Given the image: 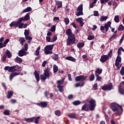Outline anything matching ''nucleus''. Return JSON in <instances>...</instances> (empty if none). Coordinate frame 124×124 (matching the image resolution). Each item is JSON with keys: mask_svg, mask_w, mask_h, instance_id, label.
Segmentation results:
<instances>
[{"mask_svg": "<svg viewBox=\"0 0 124 124\" xmlns=\"http://www.w3.org/2000/svg\"><path fill=\"white\" fill-rule=\"evenodd\" d=\"M89 104L85 103L84 104L81 108L82 111H86L88 112V111H93L96 106V103L95 100L93 99H91L89 102Z\"/></svg>", "mask_w": 124, "mask_h": 124, "instance_id": "f257e3e1", "label": "nucleus"}, {"mask_svg": "<svg viewBox=\"0 0 124 124\" xmlns=\"http://www.w3.org/2000/svg\"><path fill=\"white\" fill-rule=\"evenodd\" d=\"M66 34L68 36L67 45H71L75 43V35L72 32L71 29L66 31Z\"/></svg>", "mask_w": 124, "mask_h": 124, "instance_id": "f03ea898", "label": "nucleus"}, {"mask_svg": "<svg viewBox=\"0 0 124 124\" xmlns=\"http://www.w3.org/2000/svg\"><path fill=\"white\" fill-rule=\"evenodd\" d=\"M87 76L85 75H80L78 76L75 78V81L76 82H79V81H81V82L80 84L79 83H77L75 84V87L76 88H78V87H83V86L85 85V82L84 81H85V79H87Z\"/></svg>", "mask_w": 124, "mask_h": 124, "instance_id": "7ed1b4c3", "label": "nucleus"}, {"mask_svg": "<svg viewBox=\"0 0 124 124\" xmlns=\"http://www.w3.org/2000/svg\"><path fill=\"white\" fill-rule=\"evenodd\" d=\"M112 56H113V50L110 49L108 55H103L101 56L100 61L101 62H107L108 60H109V57L112 58Z\"/></svg>", "mask_w": 124, "mask_h": 124, "instance_id": "20e7f679", "label": "nucleus"}, {"mask_svg": "<svg viewBox=\"0 0 124 124\" xmlns=\"http://www.w3.org/2000/svg\"><path fill=\"white\" fill-rule=\"evenodd\" d=\"M119 107L121 109L122 111H124V109H123V107L121 106H120L116 103H111V109L113 112H116L117 115H120V110L118 108Z\"/></svg>", "mask_w": 124, "mask_h": 124, "instance_id": "39448f33", "label": "nucleus"}, {"mask_svg": "<svg viewBox=\"0 0 124 124\" xmlns=\"http://www.w3.org/2000/svg\"><path fill=\"white\" fill-rule=\"evenodd\" d=\"M111 24H112V22L111 21H109L107 23L105 24L104 26L103 25H102L100 26V30L103 33H105V31H104L105 30H106V32H107L108 31V30H109V28L110 29H112L111 27Z\"/></svg>", "mask_w": 124, "mask_h": 124, "instance_id": "423d86ee", "label": "nucleus"}, {"mask_svg": "<svg viewBox=\"0 0 124 124\" xmlns=\"http://www.w3.org/2000/svg\"><path fill=\"white\" fill-rule=\"evenodd\" d=\"M47 78H50V73H49V68L47 67L44 71V75H40V79L45 81Z\"/></svg>", "mask_w": 124, "mask_h": 124, "instance_id": "0eeeda50", "label": "nucleus"}, {"mask_svg": "<svg viewBox=\"0 0 124 124\" xmlns=\"http://www.w3.org/2000/svg\"><path fill=\"white\" fill-rule=\"evenodd\" d=\"M112 88L113 84L112 83H109L108 85L105 84L103 86H102V90L105 91H111Z\"/></svg>", "mask_w": 124, "mask_h": 124, "instance_id": "6e6552de", "label": "nucleus"}, {"mask_svg": "<svg viewBox=\"0 0 124 124\" xmlns=\"http://www.w3.org/2000/svg\"><path fill=\"white\" fill-rule=\"evenodd\" d=\"M55 46V44L52 45H48L45 46V53L46 52V51H52L53 49H54V46Z\"/></svg>", "mask_w": 124, "mask_h": 124, "instance_id": "1a4fd4ad", "label": "nucleus"}, {"mask_svg": "<svg viewBox=\"0 0 124 124\" xmlns=\"http://www.w3.org/2000/svg\"><path fill=\"white\" fill-rule=\"evenodd\" d=\"M19 24H21V21H20V19H19L17 22L13 21L10 24V27L11 28H13V27H16V28H17L19 26Z\"/></svg>", "mask_w": 124, "mask_h": 124, "instance_id": "9d476101", "label": "nucleus"}, {"mask_svg": "<svg viewBox=\"0 0 124 124\" xmlns=\"http://www.w3.org/2000/svg\"><path fill=\"white\" fill-rule=\"evenodd\" d=\"M36 105H37V106H39L42 108H46L48 104H47V102L44 101V102H41L40 103H36Z\"/></svg>", "mask_w": 124, "mask_h": 124, "instance_id": "9b49d317", "label": "nucleus"}, {"mask_svg": "<svg viewBox=\"0 0 124 124\" xmlns=\"http://www.w3.org/2000/svg\"><path fill=\"white\" fill-rule=\"evenodd\" d=\"M30 20V15L29 13H27L24 16V17H21L19 18V21H20V23H22L23 21H28Z\"/></svg>", "mask_w": 124, "mask_h": 124, "instance_id": "f8f14e48", "label": "nucleus"}, {"mask_svg": "<svg viewBox=\"0 0 124 124\" xmlns=\"http://www.w3.org/2000/svg\"><path fill=\"white\" fill-rule=\"evenodd\" d=\"M25 55H27V52L25 51L24 48L21 49L19 51V52L18 53V55L19 57H24V56Z\"/></svg>", "mask_w": 124, "mask_h": 124, "instance_id": "ddd939ff", "label": "nucleus"}, {"mask_svg": "<svg viewBox=\"0 0 124 124\" xmlns=\"http://www.w3.org/2000/svg\"><path fill=\"white\" fill-rule=\"evenodd\" d=\"M76 22H79L80 27H83L84 26V24H85L84 22H83V18L82 17L76 18Z\"/></svg>", "mask_w": 124, "mask_h": 124, "instance_id": "4468645a", "label": "nucleus"}, {"mask_svg": "<svg viewBox=\"0 0 124 124\" xmlns=\"http://www.w3.org/2000/svg\"><path fill=\"white\" fill-rule=\"evenodd\" d=\"M34 75L37 82H38V81L40 80V78L39 77V74L37 73V71L36 70H35L34 72Z\"/></svg>", "mask_w": 124, "mask_h": 124, "instance_id": "2eb2a0df", "label": "nucleus"}, {"mask_svg": "<svg viewBox=\"0 0 124 124\" xmlns=\"http://www.w3.org/2000/svg\"><path fill=\"white\" fill-rule=\"evenodd\" d=\"M17 75H20V74L17 72H15L11 74L9 77L10 81H12V79H13V78L15 77V76H17Z\"/></svg>", "mask_w": 124, "mask_h": 124, "instance_id": "dca6fc26", "label": "nucleus"}, {"mask_svg": "<svg viewBox=\"0 0 124 124\" xmlns=\"http://www.w3.org/2000/svg\"><path fill=\"white\" fill-rule=\"evenodd\" d=\"M55 3L56 5H58L57 8H61V7H62V1H56Z\"/></svg>", "mask_w": 124, "mask_h": 124, "instance_id": "f3484780", "label": "nucleus"}, {"mask_svg": "<svg viewBox=\"0 0 124 124\" xmlns=\"http://www.w3.org/2000/svg\"><path fill=\"white\" fill-rule=\"evenodd\" d=\"M34 119H35V117H33L32 118H26L25 121V122H27V123H33Z\"/></svg>", "mask_w": 124, "mask_h": 124, "instance_id": "a211bd4d", "label": "nucleus"}, {"mask_svg": "<svg viewBox=\"0 0 124 124\" xmlns=\"http://www.w3.org/2000/svg\"><path fill=\"white\" fill-rule=\"evenodd\" d=\"M65 60L67 61H70V62H76V59L73 58L72 56H68L66 57Z\"/></svg>", "mask_w": 124, "mask_h": 124, "instance_id": "6ab92c4d", "label": "nucleus"}, {"mask_svg": "<svg viewBox=\"0 0 124 124\" xmlns=\"http://www.w3.org/2000/svg\"><path fill=\"white\" fill-rule=\"evenodd\" d=\"M15 71H17L16 65L10 67L9 72H15Z\"/></svg>", "mask_w": 124, "mask_h": 124, "instance_id": "aec40b11", "label": "nucleus"}, {"mask_svg": "<svg viewBox=\"0 0 124 124\" xmlns=\"http://www.w3.org/2000/svg\"><path fill=\"white\" fill-rule=\"evenodd\" d=\"M18 41L20 42V44L21 45V46H23L24 45V42L26 41V40L24 37H19Z\"/></svg>", "mask_w": 124, "mask_h": 124, "instance_id": "412c9836", "label": "nucleus"}, {"mask_svg": "<svg viewBox=\"0 0 124 124\" xmlns=\"http://www.w3.org/2000/svg\"><path fill=\"white\" fill-rule=\"evenodd\" d=\"M51 58H52L54 61H59V55L55 53H53V55L51 56Z\"/></svg>", "mask_w": 124, "mask_h": 124, "instance_id": "4be33fe9", "label": "nucleus"}, {"mask_svg": "<svg viewBox=\"0 0 124 124\" xmlns=\"http://www.w3.org/2000/svg\"><path fill=\"white\" fill-rule=\"evenodd\" d=\"M84 46L85 43H84L83 42L78 43L77 45V47L78 48V49H79V50L80 49H82V48H83V47H84Z\"/></svg>", "mask_w": 124, "mask_h": 124, "instance_id": "5701e85b", "label": "nucleus"}, {"mask_svg": "<svg viewBox=\"0 0 124 124\" xmlns=\"http://www.w3.org/2000/svg\"><path fill=\"white\" fill-rule=\"evenodd\" d=\"M23 62V60L21 59V58L17 56L15 59V62H17V63H21Z\"/></svg>", "mask_w": 124, "mask_h": 124, "instance_id": "b1692460", "label": "nucleus"}, {"mask_svg": "<svg viewBox=\"0 0 124 124\" xmlns=\"http://www.w3.org/2000/svg\"><path fill=\"white\" fill-rule=\"evenodd\" d=\"M68 117L71 119H77L75 113H70L68 114Z\"/></svg>", "mask_w": 124, "mask_h": 124, "instance_id": "393cba45", "label": "nucleus"}, {"mask_svg": "<svg viewBox=\"0 0 124 124\" xmlns=\"http://www.w3.org/2000/svg\"><path fill=\"white\" fill-rule=\"evenodd\" d=\"M118 36V34H114L112 35L111 37H110L109 39V42H111V41H113L114 39H116V37Z\"/></svg>", "mask_w": 124, "mask_h": 124, "instance_id": "a878e982", "label": "nucleus"}, {"mask_svg": "<svg viewBox=\"0 0 124 124\" xmlns=\"http://www.w3.org/2000/svg\"><path fill=\"white\" fill-rule=\"evenodd\" d=\"M81 103H82V102L79 100L75 101L72 103L73 105H75V106H77V105H80Z\"/></svg>", "mask_w": 124, "mask_h": 124, "instance_id": "bb28decb", "label": "nucleus"}, {"mask_svg": "<svg viewBox=\"0 0 124 124\" xmlns=\"http://www.w3.org/2000/svg\"><path fill=\"white\" fill-rule=\"evenodd\" d=\"M6 54L7 56V58H8L9 59H10V58L12 57V54H11V52H10V51L7 49L6 51Z\"/></svg>", "mask_w": 124, "mask_h": 124, "instance_id": "cd10ccee", "label": "nucleus"}, {"mask_svg": "<svg viewBox=\"0 0 124 124\" xmlns=\"http://www.w3.org/2000/svg\"><path fill=\"white\" fill-rule=\"evenodd\" d=\"M40 46H39L36 49L34 55L35 56H39V53L40 51Z\"/></svg>", "mask_w": 124, "mask_h": 124, "instance_id": "c85d7f7f", "label": "nucleus"}, {"mask_svg": "<svg viewBox=\"0 0 124 124\" xmlns=\"http://www.w3.org/2000/svg\"><path fill=\"white\" fill-rule=\"evenodd\" d=\"M59 71V68L56 64L53 65V73H57Z\"/></svg>", "mask_w": 124, "mask_h": 124, "instance_id": "c756f323", "label": "nucleus"}, {"mask_svg": "<svg viewBox=\"0 0 124 124\" xmlns=\"http://www.w3.org/2000/svg\"><path fill=\"white\" fill-rule=\"evenodd\" d=\"M31 10L32 9L31 7H28L23 11V13H26V12H30V11H31Z\"/></svg>", "mask_w": 124, "mask_h": 124, "instance_id": "7c9ffc66", "label": "nucleus"}, {"mask_svg": "<svg viewBox=\"0 0 124 124\" xmlns=\"http://www.w3.org/2000/svg\"><path fill=\"white\" fill-rule=\"evenodd\" d=\"M102 69L97 68L95 71V73L96 74H101L102 73Z\"/></svg>", "mask_w": 124, "mask_h": 124, "instance_id": "2f4dec72", "label": "nucleus"}, {"mask_svg": "<svg viewBox=\"0 0 124 124\" xmlns=\"http://www.w3.org/2000/svg\"><path fill=\"white\" fill-rule=\"evenodd\" d=\"M57 88H58V89H59V91L61 93H62V92H63V88H64L63 85H60V86L58 85Z\"/></svg>", "mask_w": 124, "mask_h": 124, "instance_id": "473e14b6", "label": "nucleus"}, {"mask_svg": "<svg viewBox=\"0 0 124 124\" xmlns=\"http://www.w3.org/2000/svg\"><path fill=\"white\" fill-rule=\"evenodd\" d=\"M63 82H64L63 79L58 80L57 81V84L58 86H62L61 85H62L63 84Z\"/></svg>", "mask_w": 124, "mask_h": 124, "instance_id": "72a5a7b5", "label": "nucleus"}, {"mask_svg": "<svg viewBox=\"0 0 124 124\" xmlns=\"http://www.w3.org/2000/svg\"><path fill=\"white\" fill-rule=\"evenodd\" d=\"M13 95V91L9 92L7 95V98H11Z\"/></svg>", "mask_w": 124, "mask_h": 124, "instance_id": "f704fd0d", "label": "nucleus"}, {"mask_svg": "<svg viewBox=\"0 0 124 124\" xmlns=\"http://www.w3.org/2000/svg\"><path fill=\"white\" fill-rule=\"evenodd\" d=\"M3 113L4 114V115H5V116H9L10 115V111H9L8 109H5Z\"/></svg>", "mask_w": 124, "mask_h": 124, "instance_id": "c9c22d12", "label": "nucleus"}, {"mask_svg": "<svg viewBox=\"0 0 124 124\" xmlns=\"http://www.w3.org/2000/svg\"><path fill=\"white\" fill-rule=\"evenodd\" d=\"M108 19V17L105 16H101V18L100 19V21L101 22H104V21H106V20Z\"/></svg>", "mask_w": 124, "mask_h": 124, "instance_id": "e433bc0d", "label": "nucleus"}, {"mask_svg": "<svg viewBox=\"0 0 124 124\" xmlns=\"http://www.w3.org/2000/svg\"><path fill=\"white\" fill-rule=\"evenodd\" d=\"M78 12L76 13V16H81L82 15H84V13H83V11H78Z\"/></svg>", "mask_w": 124, "mask_h": 124, "instance_id": "4c0bfd02", "label": "nucleus"}, {"mask_svg": "<svg viewBox=\"0 0 124 124\" xmlns=\"http://www.w3.org/2000/svg\"><path fill=\"white\" fill-rule=\"evenodd\" d=\"M34 120V121L33 122V123L36 124H38V122H39V120H40V116H37V117L35 118Z\"/></svg>", "mask_w": 124, "mask_h": 124, "instance_id": "58836bf2", "label": "nucleus"}, {"mask_svg": "<svg viewBox=\"0 0 124 124\" xmlns=\"http://www.w3.org/2000/svg\"><path fill=\"white\" fill-rule=\"evenodd\" d=\"M96 77V81H102V78L98 75V74H95Z\"/></svg>", "mask_w": 124, "mask_h": 124, "instance_id": "ea45409f", "label": "nucleus"}, {"mask_svg": "<svg viewBox=\"0 0 124 124\" xmlns=\"http://www.w3.org/2000/svg\"><path fill=\"white\" fill-rule=\"evenodd\" d=\"M77 11H83V4H81L78 7Z\"/></svg>", "mask_w": 124, "mask_h": 124, "instance_id": "a19ab883", "label": "nucleus"}, {"mask_svg": "<svg viewBox=\"0 0 124 124\" xmlns=\"http://www.w3.org/2000/svg\"><path fill=\"white\" fill-rule=\"evenodd\" d=\"M115 62H122V57L119 55L117 56Z\"/></svg>", "mask_w": 124, "mask_h": 124, "instance_id": "79ce46f5", "label": "nucleus"}, {"mask_svg": "<svg viewBox=\"0 0 124 124\" xmlns=\"http://www.w3.org/2000/svg\"><path fill=\"white\" fill-rule=\"evenodd\" d=\"M124 26L123 24L119 25L118 28V31H124Z\"/></svg>", "mask_w": 124, "mask_h": 124, "instance_id": "37998d69", "label": "nucleus"}, {"mask_svg": "<svg viewBox=\"0 0 124 124\" xmlns=\"http://www.w3.org/2000/svg\"><path fill=\"white\" fill-rule=\"evenodd\" d=\"M120 17H119V16H116L114 17V21L116 23H119L120 22Z\"/></svg>", "mask_w": 124, "mask_h": 124, "instance_id": "c03bdc74", "label": "nucleus"}, {"mask_svg": "<svg viewBox=\"0 0 124 124\" xmlns=\"http://www.w3.org/2000/svg\"><path fill=\"white\" fill-rule=\"evenodd\" d=\"M89 80L90 81H93V80H94V75L93 74H92L90 75L89 77Z\"/></svg>", "mask_w": 124, "mask_h": 124, "instance_id": "a18cd8bd", "label": "nucleus"}, {"mask_svg": "<svg viewBox=\"0 0 124 124\" xmlns=\"http://www.w3.org/2000/svg\"><path fill=\"white\" fill-rule=\"evenodd\" d=\"M30 34V29L25 30L24 31V35L26 36L27 35H29Z\"/></svg>", "mask_w": 124, "mask_h": 124, "instance_id": "49530a36", "label": "nucleus"}, {"mask_svg": "<svg viewBox=\"0 0 124 124\" xmlns=\"http://www.w3.org/2000/svg\"><path fill=\"white\" fill-rule=\"evenodd\" d=\"M87 39L88 40H93L94 39V35H89Z\"/></svg>", "mask_w": 124, "mask_h": 124, "instance_id": "de8ad7c7", "label": "nucleus"}, {"mask_svg": "<svg viewBox=\"0 0 124 124\" xmlns=\"http://www.w3.org/2000/svg\"><path fill=\"white\" fill-rule=\"evenodd\" d=\"M64 22L65 25L67 26V25L69 24V19L68 18H65L64 19Z\"/></svg>", "mask_w": 124, "mask_h": 124, "instance_id": "09e8293b", "label": "nucleus"}, {"mask_svg": "<svg viewBox=\"0 0 124 124\" xmlns=\"http://www.w3.org/2000/svg\"><path fill=\"white\" fill-rule=\"evenodd\" d=\"M57 39H58V37H57V36L54 35L52 38V39L51 40V42H55V41H56V40H57Z\"/></svg>", "mask_w": 124, "mask_h": 124, "instance_id": "8fccbe9b", "label": "nucleus"}, {"mask_svg": "<svg viewBox=\"0 0 124 124\" xmlns=\"http://www.w3.org/2000/svg\"><path fill=\"white\" fill-rule=\"evenodd\" d=\"M55 114L56 116H61L62 112H61V111L57 110L55 111Z\"/></svg>", "mask_w": 124, "mask_h": 124, "instance_id": "3c124183", "label": "nucleus"}, {"mask_svg": "<svg viewBox=\"0 0 124 124\" xmlns=\"http://www.w3.org/2000/svg\"><path fill=\"white\" fill-rule=\"evenodd\" d=\"M120 74L122 76H124V66L122 67V68L120 70Z\"/></svg>", "mask_w": 124, "mask_h": 124, "instance_id": "603ef678", "label": "nucleus"}, {"mask_svg": "<svg viewBox=\"0 0 124 124\" xmlns=\"http://www.w3.org/2000/svg\"><path fill=\"white\" fill-rule=\"evenodd\" d=\"M50 31H52V32H54V31H56V26L55 25L52 26V27L51 28Z\"/></svg>", "mask_w": 124, "mask_h": 124, "instance_id": "864d4df0", "label": "nucleus"}, {"mask_svg": "<svg viewBox=\"0 0 124 124\" xmlns=\"http://www.w3.org/2000/svg\"><path fill=\"white\" fill-rule=\"evenodd\" d=\"M119 92L121 94H124V88H119Z\"/></svg>", "mask_w": 124, "mask_h": 124, "instance_id": "5fc2aeb1", "label": "nucleus"}, {"mask_svg": "<svg viewBox=\"0 0 124 124\" xmlns=\"http://www.w3.org/2000/svg\"><path fill=\"white\" fill-rule=\"evenodd\" d=\"M16 67H17V71H22V67H21V66H19L18 65H16Z\"/></svg>", "mask_w": 124, "mask_h": 124, "instance_id": "6e6d98bb", "label": "nucleus"}, {"mask_svg": "<svg viewBox=\"0 0 124 124\" xmlns=\"http://www.w3.org/2000/svg\"><path fill=\"white\" fill-rule=\"evenodd\" d=\"M25 39H26V40H32V38H31V37L29 35H27V36H25Z\"/></svg>", "mask_w": 124, "mask_h": 124, "instance_id": "4d7b16f0", "label": "nucleus"}, {"mask_svg": "<svg viewBox=\"0 0 124 124\" xmlns=\"http://www.w3.org/2000/svg\"><path fill=\"white\" fill-rule=\"evenodd\" d=\"M118 56H121L122 55V50L121 49V47L118 48L117 50Z\"/></svg>", "mask_w": 124, "mask_h": 124, "instance_id": "13d9d810", "label": "nucleus"}, {"mask_svg": "<svg viewBox=\"0 0 124 124\" xmlns=\"http://www.w3.org/2000/svg\"><path fill=\"white\" fill-rule=\"evenodd\" d=\"M3 47H6V45H5L4 43H0V49H1V48H3Z\"/></svg>", "mask_w": 124, "mask_h": 124, "instance_id": "bf43d9fd", "label": "nucleus"}, {"mask_svg": "<svg viewBox=\"0 0 124 124\" xmlns=\"http://www.w3.org/2000/svg\"><path fill=\"white\" fill-rule=\"evenodd\" d=\"M28 43H26L24 45V50H25V51H28V49H29V47H28Z\"/></svg>", "mask_w": 124, "mask_h": 124, "instance_id": "052dcab7", "label": "nucleus"}, {"mask_svg": "<svg viewBox=\"0 0 124 124\" xmlns=\"http://www.w3.org/2000/svg\"><path fill=\"white\" fill-rule=\"evenodd\" d=\"M5 61H6V55H4L2 57V62H5Z\"/></svg>", "mask_w": 124, "mask_h": 124, "instance_id": "680f3d73", "label": "nucleus"}, {"mask_svg": "<svg viewBox=\"0 0 124 124\" xmlns=\"http://www.w3.org/2000/svg\"><path fill=\"white\" fill-rule=\"evenodd\" d=\"M23 26H24V23L21 22V23L18 25V29H23Z\"/></svg>", "mask_w": 124, "mask_h": 124, "instance_id": "e2e57ef3", "label": "nucleus"}, {"mask_svg": "<svg viewBox=\"0 0 124 124\" xmlns=\"http://www.w3.org/2000/svg\"><path fill=\"white\" fill-rule=\"evenodd\" d=\"M46 40L47 42H51V37L50 36H46Z\"/></svg>", "mask_w": 124, "mask_h": 124, "instance_id": "0e129e2a", "label": "nucleus"}, {"mask_svg": "<svg viewBox=\"0 0 124 124\" xmlns=\"http://www.w3.org/2000/svg\"><path fill=\"white\" fill-rule=\"evenodd\" d=\"M93 88L94 90V91H96V90H97V83H95L93 85Z\"/></svg>", "mask_w": 124, "mask_h": 124, "instance_id": "69168bd1", "label": "nucleus"}, {"mask_svg": "<svg viewBox=\"0 0 124 124\" xmlns=\"http://www.w3.org/2000/svg\"><path fill=\"white\" fill-rule=\"evenodd\" d=\"M46 64H47V61H44L42 63L43 67H45V66H46Z\"/></svg>", "mask_w": 124, "mask_h": 124, "instance_id": "338daca9", "label": "nucleus"}, {"mask_svg": "<svg viewBox=\"0 0 124 124\" xmlns=\"http://www.w3.org/2000/svg\"><path fill=\"white\" fill-rule=\"evenodd\" d=\"M93 15H94V16H98V11H94Z\"/></svg>", "mask_w": 124, "mask_h": 124, "instance_id": "774afa93", "label": "nucleus"}]
</instances>
